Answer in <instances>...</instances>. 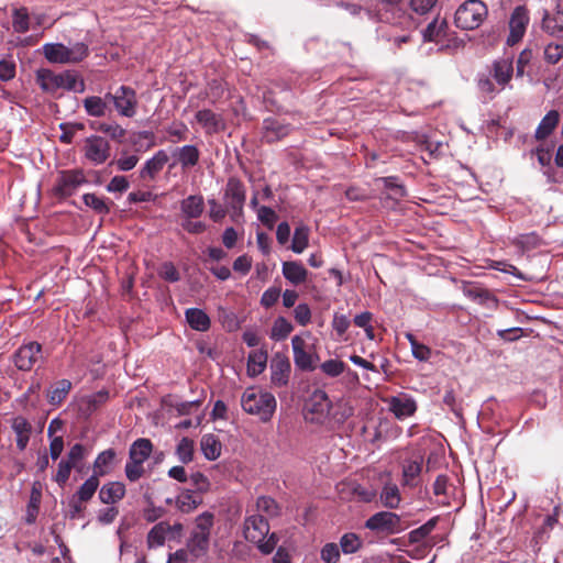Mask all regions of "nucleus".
Instances as JSON below:
<instances>
[{
	"mask_svg": "<svg viewBox=\"0 0 563 563\" xmlns=\"http://www.w3.org/2000/svg\"><path fill=\"white\" fill-rule=\"evenodd\" d=\"M241 406L249 415L258 416L262 422H268L276 410V399L271 393L247 388L241 397Z\"/></svg>",
	"mask_w": 563,
	"mask_h": 563,
	"instance_id": "f257e3e1",
	"label": "nucleus"
},
{
	"mask_svg": "<svg viewBox=\"0 0 563 563\" xmlns=\"http://www.w3.org/2000/svg\"><path fill=\"white\" fill-rule=\"evenodd\" d=\"M36 81L46 92H55L59 88L84 92L86 88L84 80L78 81L77 75L70 70L55 74L51 69L42 68L36 73Z\"/></svg>",
	"mask_w": 563,
	"mask_h": 563,
	"instance_id": "f03ea898",
	"label": "nucleus"
},
{
	"mask_svg": "<svg viewBox=\"0 0 563 563\" xmlns=\"http://www.w3.org/2000/svg\"><path fill=\"white\" fill-rule=\"evenodd\" d=\"M152 452L153 443L146 438H139L130 445L129 460L124 467L125 476L130 482L134 483L144 475V462Z\"/></svg>",
	"mask_w": 563,
	"mask_h": 563,
	"instance_id": "7ed1b4c3",
	"label": "nucleus"
},
{
	"mask_svg": "<svg viewBox=\"0 0 563 563\" xmlns=\"http://www.w3.org/2000/svg\"><path fill=\"white\" fill-rule=\"evenodd\" d=\"M45 58L56 64H76L85 59L89 54L88 46L78 42L71 47L62 43H47L43 46Z\"/></svg>",
	"mask_w": 563,
	"mask_h": 563,
	"instance_id": "20e7f679",
	"label": "nucleus"
},
{
	"mask_svg": "<svg viewBox=\"0 0 563 563\" xmlns=\"http://www.w3.org/2000/svg\"><path fill=\"white\" fill-rule=\"evenodd\" d=\"M213 520L214 516L209 511H205L196 518L195 528L188 540V549L192 555L201 556L208 552Z\"/></svg>",
	"mask_w": 563,
	"mask_h": 563,
	"instance_id": "39448f33",
	"label": "nucleus"
},
{
	"mask_svg": "<svg viewBox=\"0 0 563 563\" xmlns=\"http://www.w3.org/2000/svg\"><path fill=\"white\" fill-rule=\"evenodd\" d=\"M487 7L481 0H466L456 10L455 25L462 30L477 29L487 15Z\"/></svg>",
	"mask_w": 563,
	"mask_h": 563,
	"instance_id": "423d86ee",
	"label": "nucleus"
},
{
	"mask_svg": "<svg viewBox=\"0 0 563 563\" xmlns=\"http://www.w3.org/2000/svg\"><path fill=\"white\" fill-rule=\"evenodd\" d=\"M332 402L322 389H316L306 401L305 418L312 423H323L330 413Z\"/></svg>",
	"mask_w": 563,
	"mask_h": 563,
	"instance_id": "0eeeda50",
	"label": "nucleus"
},
{
	"mask_svg": "<svg viewBox=\"0 0 563 563\" xmlns=\"http://www.w3.org/2000/svg\"><path fill=\"white\" fill-rule=\"evenodd\" d=\"M365 527L371 531L385 534H396L406 529L400 516L391 511L374 514L366 520Z\"/></svg>",
	"mask_w": 563,
	"mask_h": 563,
	"instance_id": "6e6552de",
	"label": "nucleus"
},
{
	"mask_svg": "<svg viewBox=\"0 0 563 563\" xmlns=\"http://www.w3.org/2000/svg\"><path fill=\"white\" fill-rule=\"evenodd\" d=\"M245 200L246 188L243 181L236 177H230L224 189V201L233 219L243 214Z\"/></svg>",
	"mask_w": 563,
	"mask_h": 563,
	"instance_id": "1a4fd4ad",
	"label": "nucleus"
},
{
	"mask_svg": "<svg viewBox=\"0 0 563 563\" xmlns=\"http://www.w3.org/2000/svg\"><path fill=\"white\" fill-rule=\"evenodd\" d=\"M44 360L43 349L38 342L32 341L22 344L12 355V361L18 369L31 371L36 364Z\"/></svg>",
	"mask_w": 563,
	"mask_h": 563,
	"instance_id": "9d476101",
	"label": "nucleus"
},
{
	"mask_svg": "<svg viewBox=\"0 0 563 563\" xmlns=\"http://www.w3.org/2000/svg\"><path fill=\"white\" fill-rule=\"evenodd\" d=\"M106 99L113 102L115 110L122 117L132 118L136 113L137 97L133 88L120 86L114 93L107 92Z\"/></svg>",
	"mask_w": 563,
	"mask_h": 563,
	"instance_id": "9b49d317",
	"label": "nucleus"
},
{
	"mask_svg": "<svg viewBox=\"0 0 563 563\" xmlns=\"http://www.w3.org/2000/svg\"><path fill=\"white\" fill-rule=\"evenodd\" d=\"M82 152L88 162L98 166L108 161L111 155V146L103 136L90 135L84 141Z\"/></svg>",
	"mask_w": 563,
	"mask_h": 563,
	"instance_id": "f8f14e48",
	"label": "nucleus"
},
{
	"mask_svg": "<svg viewBox=\"0 0 563 563\" xmlns=\"http://www.w3.org/2000/svg\"><path fill=\"white\" fill-rule=\"evenodd\" d=\"M86 181L87 179L82 169L62 170L58 174L54 194L59 198L70 197Z\"/></svg>",
	"mask_w": 563,
	"mask_h": 563,
	"instance_id": "ddd939ff",
	"label": "nucleus"
},
{
	"mask_svg": "<svg viewBox=\"0 0 563 563\" xmlns=\"http://www.w3.org/2000/svg\"><path fill=\"white\" fill-rule=\"evenodd\" d=\"M529 22L530 16L528 8L526 5L516 7L509 19V35L506 41L508 46H514L523 38Z\"/></svg>",
	"mask_w": 563,
	"mask_h": 563,
	"instance_id": "4468645a",
	"label": "nucleus"
},
{
	"mask_svg": "<svg viewBox=\"0 0 563 563\" xmlns=\"http://www.w3.org/2000/svg\"><path fill=\"white\" fill-rule=\"evenodd\" d=\"M292 131L290 123L277 118H265L262 123V139L268 144L282 141Z\"/></svg>",
	"mask_w": 563,
	"mask_h": 563,
	"instance_id": "2eb2a0df",
	"label": "nucleus"
},
{
	"mask_svg": "<svg viewBox=\"0 0 563 563\" xmlns=\"http://www.w3.org/2000/svg\"><path fill=\"white\" fill-rule=\"evenodd\" d=\"M269 532V523L261 514L250 515L244 520V538L249 542H258L265 539Z\"/></svg>",
	"mask_w": 563,
	"mask_h": 563,
	"instance_id": "dca6fc26",
	"label": "nucleus"
},
{
	"mask_svg": "<svg viewBox=\"0 0 563 563\" xmlns=\"http://www.w3.org/2000/svg\"><path fill=\"white\" fill-rule=\"evenodd\" d=\"M388 408L397 419L402 420L415 415L417 402L408 395L394 396L388 400Z\"/></svg>",
	"mask_w": 563,
	"mask_h": 563,
	"instance_id": "f3484780",
	"label": "nucleus"
},
{
	"mask_svg": "<svg viewBox=\"0 0 563 563\" xmlns=\"http://www.w3.org/2000/svg\"><path fill=\"white\" fill-rule=\"evenodd\" d=\"M197 122L202 126L206 134H217L225 129V123L221 114L210 109L197 111L195 115Z\"/></svg>",
	"mask_w": 563,
	"mask_h": 563,
	"instance_id": "a211bd4d",
	"label": "nucleus"
},
{
	"mask_svg": "<svg viewBox=\"0 0 563 563\" xmlns=\"http://www.w3.org/2000/svg\"><path fill=\"white\" fill-rule=\"evenodd\" d=\"M291 345L295 365L301 371H313L312 355L306 351L305 340L299 335H295L291 339Z\"/></svg>",
	"mask_w": 563,
	"mask_h": 563,
	"instance_id": "6ab92c4d",
	"label": "nucleus"
},
{
	"mask_svg": "<svg viewBox=\"0 0 563 563\" xmlns=\"http://www.w3.org/2000/svg\"><path fill=\"white\" fill-rule=\"evenodd\" d=\"M173 156L176 162L169 167L173 168L176 164H179L184 170L195 167L200 159V151L196 145H184L176 147Z\"/></svg>",
	"mask_w": 563,
	"mask_h": 563,
	"instance_id": "aec40b11",
	"label": "nucleus"
},
{
	"mask_svg": "<svg viewBox=\"0 0 563 563\" xmlns=\"http://www.w3.org/2000/svg\"><path fill=\"white\" fill-rule=\"evenodd\" d=\"M542 30L553 37H563V5L559 4L556 11L550 14L544 12L541 23Z\"/></svg>",
	"mask_w": 563,
	"mask_h": 563,
	"instance_id": "412c9836",
	"label": "nucleus"
},
{
	"mask_svg": "<svg viewBox=\"0 0 563 563\" xmlns=\"http://www.w3.org/2000/svg\"><path fill=\"white\" fill-rule=\"evenodd\" d=\"M271 383L275 387H284L288 384L290 362L287 357H275L271 365Z\"/></svg>",
	"mask_w": 563,
	"mask_h": 563,
	"instance_id": "4be33fe9",
	"label": "nucleus"
},
{
	"mask_svg": "<svg viewBox=\"0 0 563 563\" xmlns=\"http://www.w3.org/2000/svg\"><path fill=\"white\" fill-rule=\"evenodd\" d=\"M168 159L167 153L164 150H159L152 158L146 161L143 168L140 170V177L144 180H154Z\"/></svg>",
	"mask_w": 563,
	"mask_h": 563,
	"instance_id": "5701e85b",
	"label": "nucleus"
},
{
	"mask_svg": "<svg viewBox=\"0 0 563 563\" xmlns=\"http://www.w3.org/2000/svg\"><path fill=\"white\" fill-rule=\"evenodd\" d=\"M283 276L292 285L303 284L308 278V271L299 261H286L282 267Z\"/></svg>",
	"mask_w": 563,
	"mask_h": 563,
	"instance_id": "b1692460",
	"label": "nucleus"
},
{
	"mask_svg": "<svg viewBox=\"0 0 563 563\" xmlns=\"http://www.w3.org/2000/svg\"><path fill=\"white\" fill-rule=\"evenodd\" d=\"M11 428L16 435V446L20 451H24L30 441L32 426L29 420L22 416H16L11 420Z\"/></svg>",
	"mask_w": 563,
	"mask_h": 563,
	"instance_id": "393cba45",
	"label": "nucleus"
},
{
	"mask_svg": "<svg viewBox=\"0 0 563 563\" xmlns=\"http://www.w3.org/2000/svg\"><path fill=\"white\" fill-rule=\"evenodd\" d=\"M125 485L121 482H109L99 492V499L107 505L117 504L125 496Z\"/></svg>",
	"mask_w": 563,
	"mask_h": 563,
	"instance_id": "a878e982",
	"label": "nucleus"
},
{
	"mask_svg": "<svg viewBox=\"0 0 563 563\" xmlns=\"http://www.w3.org/2000/svg\"><path fill=\"white\" fill-rule=\"evenodd\" d=\"M423 459L421 456L415 460H406L402 465V485L416 487L418 477L422 472Z\"/></svg>",
	"mask_w": 563,
	"mask_h": 563,
	"instance_id": "bb28decb",
	"label": "nucleus"
},
{
	"mask_svg": "<svg viewBox=\"0 0 563 563\" xmlns=\"http://www.w3.org/2000/svg\"><path fill=\"white\" fill-rule=\"evenodd\" d=\"M560 122V113L556 110H550L541 120L534 132L537 141H544L556 129Z\"/></svg>",
	"mask_w": 563,
	"mask_h": 563,
	"instance_id": "cd10ccee",
	"label": "nucleus"
},
{
	"mask_svg": "<svg viewBox=\"0 0 563 563\" xmlns=\"http://www.w3.org/2000/svg\"><path fill=\"white\" fill-rule=\"evenodd\" d=\"M202 504V496L192 489H181L176 497V507L184 514H189Z\"/></svg>",
	"mask_w": 563,
	"mask_h": 563,
	"instance_id": "c85d7f7f",
	"label": "nucleus"
},
{
	"mask_svg": "<svg viewBox=\"0 0 563 563\" xmlns=\"http://www.w3.org/2000/svg\"><path fill=\"white\" fill-rule=\"evenodd\" d=\"M514 66L509 58L497 59L493 63L492 75L496 82L504 88L512 78Z\"/></svg>",
	"mask_w": 563,
	"mask_h": 563,
	"instance_id": "c756f323",
	"label": "nucleus"
},
{
	"mask_svg": "<svg viewBox=\"0 0 563 563\" xmlns=\"http://www.w3.org/2000/svg\"><path fill=\"white\" fill-rule=\"evenodd\" d=\"M115 457L117 452L113 449H108L100 452L93 462V475L101 477L109 474Z\"/></svg>",
	"mask_w": 563,
	"mask_h": 563,
	"instance_id": "7c9ffc66",
	"label": "nucleus"
},
{
	"mask_svg": "<svg viewBox=\"0 0 563 563\" xmlns=\"http://www.w3.org/2000/svg\"><path fill=\"white\" fill-rule=\"evenodd\" d=\"M110 100L99 96H89L82 100L86 113L90 117H104L109 110L108 102Z\"/></svg>",
	"mask_w": 563,
	"mask_h": 563,
	"instance_id": "2f4dec72",
	"label": "nucleus"
},
{
	"mask_svg": "<svg viewBox=\"0 0 563 563\" xmlns=\"http://www.w3.org/2000/svg\"><path fill=\"white\" fill-rule=\"evenodd\" d=\"M180 209L188 219L199 218L205 209L203 197L200 195L188 196L181 201Z\"/></svg>",
	"mask_w": 563,
	"mask_h": 563,
	"instance_id": "473e14b6",
	"label": "nucleus"
},
{
	"mask_svg": "<svg viewBox=\"0 0 563 563\" xmlns=\"http://www.w3.org/2000/svg\"><path fill=\"white\" fill-rule=\"evenodd\" d=\"M186 320L191 329L196 331H208L210 328V318L208 314L198 308H189L185 312Z\"/></svg>",
	"mask_w": 563,
	"mask_h": 563,
	"instance_id": "72a5a7b5",
	"label": "nucleus"
},
{
	"mask_svg": "<svg viewBox=\"0 0 563 563\" xmlns=\"http://www.w3.org/2000/svg\"><path fill=\"white\" fill-rule=\"evenodd\" d=\"M448 22L445 19L435 18L423 31V40L426 42H441L446 36Z\"/></svg>",
	"mask_w": 563,
	"mask_h": 563,
	"instance_id": "f704fd0d",
	"label": "nucleus"
},
{
	"mask_svg": "<svg viewBox=\"0 0 563 563\" xmlns=\"http://www.w3.org/2000/svg\"><path fill=\"white\" fill-rule=\"evenodd\" d=\"M200 448L207 460L214 461L220 456L222 445L213 433H207L201 438Z\"/></svg>",
	"mask_w": 563,
	"mask_h": 563,
	"instance_id": "c9c22d12",
	"label": "nucleus"
},
{
	"mask_svg": "<svg viewBox=\"0 0 563 563\" xmlns=\"http://www.w3.org/2000/svg\"><path fill=\"white\" fill-rule=\"evenodd\" d=\"M71 389V383L68 379L57 380L52 385L47 393V400L53 406H59L67 397Z\"/></svg>",
	"mask_w": 563,
	"mask_h": 563,
	"instance_id": "e433bc0d",
	"label": "nucleus"
},
{
	"mask_svg": "<svg viewBox=\"0 0 563 563\" xmlns=\"http://www.w3.org/2000/svg\"><path fill=\"white\" fill-rule=\"evenodd\" d=\"M172 531L170 526L167 522L156 523L147 533V547L150 549L162 547L165 543L166 534Z\"/></svg>",
	"mask_w": 563,
	"mask_h": 563,
	"instance_id": "4c0bfd02",
	"label": "nucleus"
},
{
	"mask_svg": "<svg viewBox=\"0 0 563 563\" xmlns=\"http://www.w3.org/2000/svg\"><path fill=\"white\" fill-rule=\"evenodd\" d=\"M267 363L266 351H252L247 357V373L252 376L261 374Z\"/></svg>",
	"mask_w": 563,
	"mask_h": 563,
	"instance_id": "58836bf2",
	"label": "nucleus"
},
{
	"mask_svg": "<svg viewBox=\"0 0 563 563\" xmlns=\"http://www.w3.org/2000/svg\"><path fill=\"white\" fill-rule=\"evenodd\" d=\"M99 477L95 476L93 474L87 478L78 488L76 492L74 498L79 499L80 503H87L89 501L93 495L96 494L98 487H99Z\"/></svg>",
	"mask_w": 563,
	"mask_h": 563,
	"instance_id": "ea45409f",
	"label": "nucleus"
},
{
	"mask_svg": "<svg viewBox=\"0 0 563 563\" xmlns=\"http://www.w3.org/2000/svg\"><path fill=\"white\" fill-rule=\"evenodd\" d=\"M401 500L399 488L396 484H386L380 493L382 504L390 509H395L399 506Z\"/></svg>",
	"mask_w": 563,
	"mask_h": 563,
	"instance_id": "a19ab883",
	"label": "nucleus"
},
{
	"mask_svg": "<svg viewBox=\"0 0 563 563\" xmlns=\"http://www.w3.org/2000/svg\"><path fill=\"white\" fill-rule=\"evenodd\" d=\"M256 511L268 518H275L280 515V507L274 498L261 496L256 499Z\"/></svg>",
	"mask_w": 563,
	"mask_h": 563,
	"instance_id": "79ce46f5",
	"label": "nucleus"
},
{
	"mask_svg": "<svg viewBox=\"0 0 563 563\" xmlns=\"http://www.w3.org/2000/svg\"><path fill=\"white\" fill-rule=\"evenodd\" d=\"M309 232L310 230L306 224L296 227L290 246L292 252L300 254L307 249L309 244Z\"/></svg>",
	"mask_w": 563,
	"mask_h": 563,
	"instance_id": "37998d69",
	"label": "nucleus"
},
{
	"mask_svg": "<svg viewBox=\"0 0 563 563\" xmlns=\"http://www.w3.org/2000/svg\"><path fill=\"white\" fill-rule=\"evenodd\" d=\"M292 330V324L286 318L278 317L273 323L269 336L274 341H282L285 340Z\"/></svg>",
	"mask_w": 563,
	"mask_h": 563,
	"instance_id": "c03bdc74",
	"label": "nucleus"
},
{
	"mask_svg": "<svg viewBox=\"0 0 563 563\" xmlns=\"http://www.w3.org/2000/svg\"><path fill=\"white\" fill-rule=\"evenodd\" d=\"M194 453L195 442L189 438H183L176 448L178 460L184 464H188L194 460Z\"/></svg>",
	"mask_w": 563,
	"mask_h": 563,
	"instance_id": "a18cd8bd",
	"label": "nucleus"
},
{
	"mask_svg": "<svg viewBox=\"0 0 563 563\" xmlns=\"http://www.w3.org/2000/svg\"><path fill=\"white\" fill-rule=\"evenodd\" d=\"M438 523V517H433L419 528L409 532V541L411 543H419L426 539L435 528Z\"/></svg>",
	"mask_w": 563,
	"mask_h": 563,
	"instance_id": "49530a36",
	"label": "nucleus"
},
{
	"mask_svg": "<svg viewBox=\"0 0 563 563\" xmlns=\"http://www.w3.org/2000/svg\"><path fill=\"white\" fill-rule=\"evenodd\" d=\"M82 200L87 207L91 208L98 214L106 216L110 212V207L107 201L96 194H85Z\"/></svg>",
	"mask_w": 563,
	"mask_h": 563,
	"instance_id": "de8ad7c7",
	"label": "nucleus"
},
{
	"mask_svg": "<svg viewBox=\"0 0 563 563\" xmlns=\"http://www.w3.org/2000/svg\"><path fill=\"white\" fill-rule=\"evenodd\" d=\"M339 547L343 553L352 554L361 549L362 540L356 533L349 532L341 537Z\"/></svg>",
	"mask_w": 563,
	"mask_h": 563,
	"instance_id": "09e8293b",
	"label": "nucleus"
},
{
	"mask_svg": "<svg viewBox=\"0 0 563 563\" xmlns=\"http://www.w3.org/2000/svg\"><path fill=\"white\" fill-rule=\"evenodd\" d=\"M561 43L551 42L544 47L543 57L550 65L558 64L563 58V37Z\"/></svg>",
	"mask_w": 563,
	"mask_h": 563,
	"instance_id": "8fccbe9b",
	"label": "nucleus"
},
{
	"mask_svg": "<svg viewBox=\"0 0 563 563\" xmlns=\"http://www.w3.org/2000/svg\"><path fill=\"white\" fill-rule=\"evenodd\" d=\"M12 25L14 31L18 33H25L29 31V12L26 8L14 10Z\"/></svg>",
	"mask_w": 563,
	"mask_h": 563,
	"instance_id": "3c124183",
	"label": "nucleus"
},
{
	"mask_svg": "<svg viewBox=\"0 0 563 563\" xmlns=\"http://www.w3.org/2000/svg\"><path fill=\"white\" fill-rule=\"evenodd\" d=\"M321 371L330 376V377H338L340 376L346 368V365L344 362L340 360H327L320 365Z\"/></svg>",
	"mask_w": 563,
	"mask_h": 563,
	"instance_id": "603ef678",
	"label": "nucleus"
},
{
	"mask_svg": "<svg viewBox=\"0 0 563 563\" xmlns=\"http://www.w3.org/2000/svg\"><path fill=\"white\" fill-rule=\"evenodd\" d=\"M98 131L108 134L112 140L122 142L125 137L126 131L119 124L100 123Z\"/></svg>",
	"mask_w": 563,
	"mask_h": 563,
	"instance_id": "864d4df0",
	"label": "nucleus"
},
{
	"mask_svg": "<svg viewBox=\"0 0 563 563\" xmlns=\"http://www.w3.org/2000/svg\"><path fill=\"white\" fill-rule=\"evenodd\" d=\"M398 178L395 176L382 177L378 179L384 186L385 189L390 190L395 197L402 198L406 196V188L404 185L398 184Z\"/></svg>",
	"mask_w": 563,
	"mask_h": 563,
	"instance_id": "5fc2aeb1",
	"label": "nucleus"
},
{
	"mask_svg": "<svg viewBox=\"0 0 563 563\" xmlns=\"http://www.w3.org/2000/svg\"><path fill=\"white\" fill-rule=\"evenodd\" d=\"M257 218L264 225L272 230L278 217L271 207L262 206L257 209Z\"/></svg>",
	"mask_w": 563,
	"mask_h": 563,
	"instance_id": "6e6d98bb",
	"label": "nucleus"
},
{
	"mask_svg": "<svg viewBox=\"0 0 563 563\" xmlns=\"http://www.w3.org/2000/svg\"><path fill=\"white\" fill-rule=\"evenodd\" d=\"M190 482H191V485L194 487V492L202 495L203 493H207L210 488V482L209 479L207 478V476H205L202 473L200 472H195L190 475L189 477Z\"/></svg>",
	"mask_w": 563,
	"mask_h": 563,
	"instance_id": "4d7b16f0",
	"label": "nucleus"
},
{
	"mask_svg": "<svg viewBox=\"0 0 563 563\" xmlns=\"http://www.w3.org/2000/svg\"><path fill=\"white\" fill-rule=\"evenodd\" d=\"M73 468L76 467L66 460H62L58 463V470L56 475L54 476V479L60 487H64L66 485Z\"/></svg>",
	"mask_w": 563,
	"mask_h": 563,
	"instance_id": "13d9d810",
	"label": "nucleus"
},
{
	"mask_svg": "<svg viewBox=\"0 0 563 563\" xmlns=\"http://www.w3.org/2000/svg\"><path fill=\"white\" fill-rule=\"evenodd\" d=\"M321 559L325 563H338L340 560V547L336 543H327L321 549Z\"/></svg>",
	"mask_w": 563,
	"mask_h": 563,
	"instance_id": "bf43d9fd",
	"label": "nucleus"
},
{
	"mask_svg": "<svg viewBox=\"0 0 563 563\" xmlns=\"http://www.w3.org/2000/svg\"><path fill=\"white\" fill-rule=\"evenodd\" d=\"M87 455V449L81 443L74 444L68 454L66 461H68L76 468L78 467V463L81 462Z\"/></svg>",
	"mask_w": 563,
	"mask_h": 563,
	"instance_id": "052dcab7",
	"label": "nucleus"
},
{
	"mask_svg": "<svg viewBox=\"0 0 563 563\" xmlns=\"http://www.w3.org/2000/svg\"><path fill=\"white\" fill-rule=\"evenodd\" d=\"M139 161L140 158L137 155H128L126 152L123 151L121 156L114 163L119 170L129 172L136 166Z\"/></svg>",
	"mask_w": 563,
	"mask_h": 563,
	"instance_id": "680f3d73",
	"label": "nucleus"
},
{
	"mask_svg": "<svg viewBox=\"0 0 563 563\" xmlns=\"http://www.w3.org/2000/svg\"><path fill=\"white\" fill-rule=\"evenodd\" d=\"M166 131L172 137V142H181L187 140L188 128L183 122L173 124L172 126L167 128Z\"/></svg>",
	"mask_w": 563,
	"mask_h": 563,
	"instance_id": "e2e57ef3",
	"label": "nucleus"
},
{
	"mask_svg": "<svg viewBox=\"0 0 563 563\" xmlns=\"http://www.w3.org/2000/svg\"><path fill=\"white\" fill-rule=\"evenodd\" d=\"M295 320L305 327L311 321V310L307 303H299L294 310Z\"/></svg>",
	"mask_w": 563,
	"mask_h": 563,
	"instance_id": "0e129e2a",
	"label": "nucleus"
},
{
	"mask_svg": "<svg viewBox=\"0 0 563 563\" xmlns=\"http://www.w3.org/2000/svg\"><path fill=\"white\" fill-rule=\"evenodd\" d=\"M280 297V288L269 287L261 297V305L265 308H272Z\"/></svg>",
	"mask_w": 563,
	"mask_h": 563,
	"instance_id": "69168bd1",
	"label": "nucleus"
},
{
	"mask_svg": "<svg viewBox=\"0 0 563 563\" xmlns=\"http://www.w3.org/2000/svg\"><path fill=\"white\" fill-rule=\"evenodd\" d=\"M118 515V507L112 506L103 508L98 511L97 520L101 525H110L117 519Z\"/></svg>",
	"mask_w": 563,
	"mask_h": 563,
	"instance_id": "338daca9",
	"label": "nucleus"
},
{
	"mask_svg": "<svg viewBox=\"0 0 563 563\" xmlns=\"http://www.w3.org/2000/svg\"><path fill=\"white\" fill-rule=\"evenodd\" d=\"M162 278H164L167 282L175 283L180 279L179 272L175 267L173 263H164L162 266V269L159 272Z\"/></svg>",
	"mask_w": 563,
	"mask_h": 563,
	"instance_id": "774afa93",
	"label": "nucleus"
}]
</instances>
